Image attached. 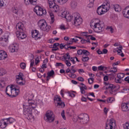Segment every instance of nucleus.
<instances>
[{"mask_svg": "<svg viewBox=\"0 0 129 129\" xmlns=\"http://www.w3.org/2000/svg\"><path fill=\"white\" fill-rule=\"evenodd\" d=\"M12 13L18 16V17H22L23 15H24V12H23V10H21L18 8V7H13L12 9Z\"/></svg>", "mask_w": 129, "mask_h": 129, "instance_id": "obj_16", "label": "nucleus"}, {"mask_svg": "<svg viewBox=\"0 0 129 129\" xmlns=\"http://www.w3.org/2000/svg\"><path fill=\"white\" fill-rule=\"evenodd\" d=\"M74 41H75V39H74V38H71L69 39L68 41V45H72Z\"/></svg>", "mask_w": 129, "mask_h": 129, "instance_id": "obj_48", "label": "nucleus"}, {"mask_svg": "<svg viewBox=\"0 0 129 129\" xmlns=\"http://www.w3.org/2000/svg\"><path fill=\"white\" fill-rule=\"evenodd\" d=\"M107 29L108 30V31H109V32H110V33H113L114 29L112 28V26H108L107 27Z\"/></svg>", "mask_w": 129, "mask_h": 129, "instance_id": "obj_50", "label": "nucleus"}, {"mask_svg": "<svg viewBox=\"0 0 129 129\" xmlns=\"http://www.w3.org/2000/svg\"><path fill=\"white\" fill-rule=\"evenodd\" d=\"M117 71V69L116 68L113 67V68H111L109 71V72L112 73H115Z\"/></svg>", "mask_w": 129, "mask_h": 129, "instance_id": "obj_46", "label": "nucleus"}, {"mask_svg": "<svg viewBox=\"0 0 129 129\" xmlns=\"http://www.w3.org/2000/svg\"><path fill=\"white\" fill-rule=\"evenodd\" d=\"M84 49H79L78 50L77 53L78 55H83Z\"/></svg>", "mask_w": 129, "mask_h": 129, "instance_id": "obj_55", "label": "nucleus"}, {"mask_svg": "<svg viewBox=\"0 0 129 129\" xmlns=\"http://www.w3.org/2000/svg\"><path fill=\"white\" fill-rule=\"evenodd\" d=\"M61 115L63 119L66 120V116H65V110H63L61 112Z\"/></svg>", "mask_w": 129, "mask_h": 129, "instance_id": "obj_47", "label": "nucleus"}, {"mask_svg": "<svg viewBox=\"0 0 129 129\" xmlns=\"http://www.w3.org/2000/svg\"><path fill=\"white\" fill-rule=\"evenodd\" d=\"M38 63H40V59H39V57H36L35 58V64L37 65Z\"/></svg>", "mask_w": 129, "mask_h": 129, "instance_id": "obj_64", "label": "nucleus"}, {"mask_svg": "<svg viewBox=\"0 0 129 129\" xmlns=\"http://www.w3.org/2000/svg\"><path fill=\"white\" fill-rule=\"evenodd\" d=\"M77 79L78 81H81V82H83V81H84V78H82V77H79Z\"/></svg>", "mask_w": 129, "mask_h": 129, "instance_id": "obj_62", "label": "nucleus"}, {"mask_svg": "<svg viewBox=\"0 0 129 129\" xmlns=\"http://www.w3.org/2000/svg\"><path fill=\"white\" fill-rule=\"evenodd\" d=\"M63 62H64L66 65H67L68 67H70V66H71V62H70V59L64 60Z\"/></svg>", "mask_w": 129, "mask_h": 129, "instance_id": "obj_45", "label": "nucleus"}, {"mask_svg": "<svg viewBox=\"0 0 129 129\" xmlns=\"http://www.w3.org/2000/svg\"><path fill=\"white\" fill-rule=\"evenodd\" d=\"M23 77L24 74H23V73H19V75L16 76V83H17L18 85H20L21 86H22L26 84V82L24 80V78H23Z\"/></svg>", "mask_w": 129, "mask_h": 129, "instance_id": "obj_9", "label": "nucleus"}, {"mask_svg": "<svg viewBox=\"0 0 129 129\" xmlns=\"http://www.w3.org/2000/svg\"><path fill=\"white\" fill-rule=\"evenodd\" d=\"M63 61H66L67 60H70V55H69V53H67L62 56Z\"/></svg>", "mask_w": 129, "mask_h": 129, "instance_id": "obj_30", "label": "nucleus"}, {"mask_svg": "<svg viewBox=\"0 0 129 129\" xmlns=\"http://www.w3.org/2000/svg\"><path fill=\"white\" fill-rule=\"evenodd\" d=\"M34 13H36L37 16H43V15H46L47 11L46 10L41 8V7L36 6L34 9Z\"/></svg>", "mask_w": 129, "mask_h": 129, "instance_id": "obj_10", "label": "nucleus"}, {"mask_svg": "<svg viewBox=\"0 0 129 129\" xmlns=\"http://www.w3.org/2000/svg\"><path fill=\"white\" fill-rule=\"evenodd\" d=\"M9 50L11 53L18 52L19 50V45L17 43H13L10 45Z\"/></svg>", "mask_w": 129, "mask_h": 129, "instance_id": "obj_13", "label": "nucleus"}, {"mask_svg": "<svg viewBox=\"0 0 129 129\" xmlns=\"http://www.w3.org/2000/svg\"><path fill=\"white\" fill-rule=\"evenodd\" d=\"M71 7L73 9H75V8H76V7H77V3H76L75 1L72 2V3L71 4Z\"/></svg>", "mask_w": 129, "mask_h": 129, "instance_id": "obj_41", "label": "nucleus"}, {"mask_svg": "<svg viewBox=\"0 0 129 129\" xmlns=\"http://www.w3.org/2000/svg\"><path fill=\"white\" fill-rule=\"evenodd\" d=\"M115 125H116L115 120L113 118H111V119L107 120L106 121L105 128L114 129L115 128Z\"/></svg>", "mask_w": 129, "mask_h": 129, "instance_id": "obj_12", "label": "nucleus"}, {"mask_svg": "<svg viewBox=\"0 0 129 129\" xmlns=\"http://www.w3.org/2000/svg\"><path fill=\"white\" fill-rule=\"evenodd\" d=\"M6 74V70L3 68H0V76H4Z\"/></svg>", "mask_w": 129, "mask_h": 129, "instance_id": "obj_42", "label": "nucleus"}, {"mask_svg": "<svg viewBox=\"0 0 129 129\" xmlns=\"http://www.w3.org/2000/svg\"><path fill=\"white\" fill-rule=\"evenodd\" d=\"M81 93L82 94H85V90H87V87L86 85L80 87Z\"/></svg>", "mask_w": 129, "mask_h": 129, "instance_id": "obj_31", "label": "nucleus"}, {"mask_svg": "<svg viewBox=\"0 0 129 129\" xmlns=\"http://www.w3.org/2000/svg\"><path fill=\"white\" fill-rule=\"evenodd\" d=\"M0 85H1V87H5V86L6 85V82H5V81H1L0 82Z\"/></svg>", "mask_w": 129, "mask_h": 129, "instance_id": "obj_59", "label": "nucleus"}, {"mask_svg": "<svg viewBox=\"0 0 129 129\" xmlns=\"http://www.w3.org/2000/svg\"><path fill=\"white\" fill-rule=\"evenodd\" d=\"M12 90H13V85L7 87L6 90L7 95H8V96H11V95H12Z\"/></svg>", "mask_w": 129, "mask_h": 129, "instance_id": "obj_25", "label": "nucleus"}, {"mask_svg": "<svg viewBox=\"0 0 129 129\" xmlns=\"http://www.w3.org/2000/svg\"><path fill=\"white\" fill-rule=\"evenodd\" d=\"M79 39H80L81 40V43H82V44H85L86 43H90V39H89L88 38H87V39H82V37H78Z\"/></svg>", "mask_w": 129, "mask_h": 129, "instance_id": "obj_27", "label": "nucleus"}, {"mask_svg": "<svg viewBox=\"0 0 129 129\" xmlns=\"http://www.w3.org/2000/svg\"><path fill=\"white\" fill-rule=\"evenodd\" d=\"M122 14L126 19H129V7H127L123 10Z\"/></svg>", "mask_w": 129, "mask_h": 129, "instance_id": "obj_24", "label": "nucleus"}, {"mask_svg": "<svg viewBox=\"0 0 129 129\" xmlns=\"http://www.w3.org/2000/svg\"><path fill=\"white\" fill-rule=\"evenodd\" d=\"M88 38L90 39L92 41H95V40H96V38L95 37H94L92 36V35H89Z\"/></svg>", "mask_w": 129, "mask_h": 129, "instance_id": "obj_56", "label": "nucleus"}, {"mask_svg": "<svg viewBox=\"0 0 129 129\" xmlns=\"http://www.w3.org/2000/svg\"><path fill=\"white\" fill-rule=\"evenodd\" d=\"M24 98L26 100H27V102L23 104V114L27 119L31 120V121H34L35 117L33 116V113L35 115H38L40 113L38 110L35 109L37 105L35 103V101L33 100L34 94L32 93L29 94L27 97L25 96Z\"/></svg>", "mask_w": 129, "mask_h": 129, "instance_id": "obj_1", "label": "nucleus"}, {"mask_svg": "<svg viewBox=\"0 0 129 129\" xmlns=\"http://www.w3.org/2000/svg\"><path fill=\"white\" fill-rule=\"evenodd\" d=\"M115 99L113 97H109L106 100L107 102H108V103H112L113 101H114Z\"/></svg>", "mask_w": 129, "mask_h": 129, "instance_id": "obj_39", "label": "nucleus"}, {"mask_svg": "<svg viewBox=\"0 0 129 129\" xmlns=\"http://www.w3.org/2000/svg\"><path fill=\"white\" fill-rule=\"evenodd\" d=\"M58 46H59V43H54L53 46H52V51H57L58 50Z\"/></svg>", "mask_w": 129, "mask_h": 129, "instance_id": "obj_32", "label": "nucleus"}, {"mask_svg": "<svg viewBox=\"0 0 129 129\" xmlns=\"http://www.w3.org/2000/svg\"><path fill=\"white\" fill-rule=\"evenodd\" d=\"M54 101H57V102H60L61 101V98L60 96H56L54 98Z\"/></svg>", "mask_w": 129, "mask_h": 129, "instance_id": "obj_49", "label": "nucleus"}, {"mask_svg": "<svg viewBox=\"0 0 129 129\" xmlns=\"http://www.w3.org/2000/svg\"><path fill=\"white\" fill-rule=\"evenodd\" d=\"M88 81L89 84H92V83H93V81H94V79H93V78H90L88 79Z\"/></svg>", "mask_w": 129, "mask_h": 129, "instance_id": "obj_53", "label": "nucleus"}, {"mask_svg": "<svg viewBox=\"0 0 129 129\" xmlns=\"http://www.w3.org/2000/svg\"><path fill=\"white\" fill-rule=\"evenodd\" d=\"M82 60L83 62H87V61L89 60V57L88 56H85L84 55H83Z\"/></svg>", "mask_w": 129, "mask_h": 129, "instance_id": "obj_44", "label": "nucleus"}, {"mask_svg": "<svg viewBox=\"0 0 129 129\" xmlns=\"http://www.w3.org/2000/svg\"><path fill=\"white\" fill-rule=\"evenodd\" d=\"M9 122H7L6 118H4L0 120V127L1 128H6V126H8Z\"/></svg>", "mask_w": 129, "mask_h": 129, "instance_id": "obj_19", "label": "nucleus"}, {"mask_svg": "<svg viewBox=\"0 0 129 129\" xmlns=\"http://www.w3.org/2000/svg\"><path fill=\"white\" fill-rule=\"evenodd\" d=\"M76 121L81 124H86L89 121V116L86 113H81L77 116Z\"/></svg>", "mask_w": 129, "mask_h": 129, "instance_id": "obj_6", "label": "nucleus"}, {"mask_svg": "<svg viewBox=\"0 0 129 129\" xmlns=\"http://www.w3.org/2000/svg\"><path fill=\"white\" fill-rule=\"evenodd\" d=\"M109 78H110V79H114V75L113 74H111L108 75Z\"/></svg>", "mask_w": 129, "mask_h": 129, "instance_id": "obj_63", "label": "nucleus"}, {"mask_svg": "<svg viewBox=\"0 0 129 129\" xmlns=\"http://www.w3.org/2000/svg\"><path fill=\"white\" fill-rule=\"evenodd\" d=\"M55 119L54 118V113L53 111L51 110H48L45 114V117H44V120L47 122H52Z\"/></svg>", "mask_w": 129, "mask_h": 129, "instance_id": "obj_8", "label": "nucleus"}, {"mask_svg": "<svg viewBox=\"0 0 129 129\" xmlns=\"http://www.w3.org/2000/svg\"><path fill=\"white\" fill-rule=\"evenodd\" d=\"M7 122H8V124H12V123H13V122H15L16 121V119L13 118V117H9L6 118Z\"/></svg>", "mask_w": 129, "mask_h": 129, "instance_id": "obj_29", "label": "nucleus"}, {"mask_svg": "<svg viewBox=\"0 0 129 129\" xmlns=\"http://www.w3.org/2000/svg\"><path fill=\"white\" fill-rule=\"evenodd\" d=\"M121 109L122 111H128L129 103H123L121 104Z\"/></svg>", "mask_w": 129, "mask_h": 129, "instance_id": "obj_22", "label": "nucleus"}, {"mask_svg": "<svg viewBox=\"0 0 129 129\" xmlns=\"http://www.w3.org/2000/svg\"><path fill=\"white\" fill-rule=\"evenodd\" d=\"M98 69L99 71H103V70L104 69V67H103L102 66H100L98 67Z\"/></svg>", "mask_w": 129, "mask_h": 129, "instance_id": "obj_61", "label": "nucleus"}, {"mask_svg": "<svg viewBox=\"0 0 129 129\" xmlns=\"http://www.w3.org/2000/svg\"><path fill=\"white\" fill-rule=\"evenodd\" d=\"M24 24L22 22H18L16 25V29L18 31H24Z\"/></svg>", "mask_w": 129, "mask_h": 129, "instance_id": "obj_23", "label": "nucleus"}, {"mask_svg": "<svg viewBox=\"0 0 129 129\" xmlns=\"http://www.w3.org/2000/svg\"><path fill=\"white\" fill-rule=\"evenodd\" d=\"M61 17H62V18H64V19H66L69 22H71V21L72 20V19H73V17H72V16L69 14V12L67 11H63L61 13Z\"/></svg>", "mask_w": 129, "mask_h": 129, "instance_id": "obj_15", "label": "nucleus"}, {"mask_svg": "<svg viewBox=\"0 0 129 129\" xmlns=\"http://www.w3.org/2000/svg\"><path fill=\"white\" fill-rule=\"evenodd\" d=\"M123 127H124V128L129 129V122H126L124 124Z\"/></svg>", "mask_w": 129, "mask_h": 129, "instance_id": "obj_57", "label": "nucleus"}, {"mask_svg": "<svg viewBox=\"0 0 129 129\" xmlns=\"http://www.w3.org/2000/svg\"><path fill=\"white\" fill-rule=\"evenodd\" d=\"M48 6L52 12H54V13L59 12L60 7H59V6L55 4L54 0H48ZM56 2L59 5H65V4L68 2V0H56Z\"/></svg>", "mask_w": 129, "mask_h": 129, "instance_id": "obj_3", "label": "nucleus"}, {"mask_svg": "<svg viewBox=\"0 0 129 129\" xmlns=\"http://www.w3.org/2000/svg\"><path fill=\"white\" fill-rule=\"evenodd\" d=\"M110 8V5L108 2H105L102 6L99 7L97 9V13L99 16H102L106 13H107L109 11Z\"/></svg>", "mask_w": 129, "mask_h": 129, "instance_id": "obj_4", "label": "nucleus"}, {"mask_svg": "<svg viewBox=\"0 0 129 129\" xmlns=\"http://www.w3.org/2000/svg\"><path fill=\"white\" fill-rule=\"evenodd\" d=\"M70 60L71 61H72V63H73V64L76 63V61H75V57H71V58H70Z\"/></svg>", "mask_w": 129, "mask_h": 129, "instance_id": "obj_60", "label": "nucleus"}, {"mask_svg": "<svg viewBox=\"0 0 129 129\" xmlns=\"http://www.w3.org/2000/svg\"><path fill=\"white\" fill-rule=\"evenodd\" d=\"M56 67H63V63L61 62H56L55 64Z\"/></svg>", "mask_w": 129, "mask_h": 129, "instance_id": "obj_54", "label": "nucleus"}, {"mask_svg": "<svg viewBox=\"0 0 129 129\" xmlns=\"http://www.w3.org/2000/svg\"><path fill=\"white\" fill-rule=\"evenodd\" d=\"M81 36H84V37H86V38H88L89 36V33L87 32H83L80 33Z\"/></svg>", "mask_w": 129, "mask_h": 129, "instance_id": "obj_38", "label": "nucleus"}, {"mask_svg": "<svg viewBox=\"0 0 129 129\" xmlns=\"http://www.w3.org/2000/svg\"><path fill=\"white\" fill-rule=\"evenodd\" d=\"M117 52L118 53V55H120L121 57H124V54H123V53H122V46L120 45L117 48Z\"/></svg>", "mask_w": 129, "mask_h": 129, "instance_id": "obj_26", "label": "nucleus"}, {"mask_svg": "<svg viewBox=\"0 0 129 129\" xmlns=\"http://www.w3.org/2000/svg\"><path fill=\"white\" fill-rule=\"evenodd\" d=\"M90 54V53L86 50L84 49V51L83 52V56H89V55Z\"/></svg>", "mask_w": 129, "mask_h": 129, "instance_id": "obj_43", "label": "nucleus"}, {"mask_svg": "<svg viewBox=\"0 0 129 129\" xmlns=\"http://www.w3.org/2000/svg\"><path fill=\"white\" fill-rule=\"evenodd\" d=\"M7 57L8 54L7 52L3 50H0V60H5Z\"/></svg>", "mask_w": 129, "mask_h": 129, "instance_id": "obj_21", "label": "nucleus"}, {"mask_svg": "<svg viewBox=\"0 0 129 129\" xmlns=\"http://www.w3.org/2000/svg\"><path fill=\"white\" fill-rule=\"evenodd\" d=\"M38 27L41 31L48 33L51 29V26L48 25L45 19L40 20L37 23Z\"/></svg>", "mask_w": 129, "mask_h": 129, "instance_id": "obj_5", "label": "nucleus"}, {"mask_svg": "<svg viewBox=\"0 0 129 129\" xmlns=\"http://www.w3.org/2000/svg\"><path fill=\"white\" fill-rule=\"evenodd\" d=\"M104 84L105 85L106 90L109 91L111 94H115V92H116L114 90L115 86L112 84H108L106 82H104Z\"/></svg>", "mask_w": 129, "mask_h": 129, "instance_id": "obj_11", "label": "nucleus"}, {"mask_svg": "<svg viewBox=\"0 0 129 129\" xmlns=\"http://www.w3.org/2000/svg\"><path fill=\"white\" fill-rule=\"evenodd\" d=\"M89 3L88 5V8H92L94 5V0H89Z\"/></svg>", "mask_w": 129, "mask_h": 129, "instance_id": "obj_40", "label": "nucleus"}, {"mask_svg": "<svg viewBox=\"0 0 129 129\" xmlns=\"http://www.w3.org/2000/svg\"><path fill=\"white\" fill-rule=\"evenodd\" d=\"M117 78H119V79H122L124 77V74L122 73H120L117 74Z\"/></svg>", "mask_w": 129, "mask_h": 129, "instance_id": "obj_37", "label": "nucleus"}, {"mask_svg": "<svg viewBox=\"0 0 129 129\" xmlns=\"http://www.w3.org/2000/svg\"><path fill=\"white\" fill-rule=\"evenodd\" d=\"M73 92H75L73 91V92H69V96H70L71 97H75V94H74Z\"/></svg>", "mask_w": 129, "mask_h": 129, "instance_id": "obj_58", "label": "nucleus"}, {"mask_svg": "<svg viewBox=\"0 0 129 129\" xmlns=\"http://www.w3.org/2000/svg\"><path fill=\"white\" fill-rule=\"evenodd\" d=\"M16 36L19 40H24L27 38V34L23 31H17Z\"/></svg>", "mask_w": 129, "mask_h": 129, "instance_id": "obj_17", "label": "nucleus"}, {"mask_svg": "<svg viewBox=\"0 0 129 129\" xmlns=\"http://www.w3.org/2000/svg\"><path fill=\"white\" fill-rule=\"evenodd\" d=\"M26 66V63L25 62H21L20 63V68H21V69H25Z\"/></svg>", "mask_w": 129, "mask_h": 129, "instance_id": "obj_51", "label": "nucleus"}, {"mask_svg": "<svg viewBox=\"0 0 129 129\" xmlns=\"http://www.w3.org/2000/svg\"><path fill=\"white\" fill-rule=\"evenodd\" d=\"M24 3L26 6H37V0H24Z\"/></svg>", "mask_w": 129, "mask_h": 129, "instance_id": "obj_20", "label": "nucleus"}, {"mask_svg": "<svg viewBox=\"0 0 129 129\" xmlns=\"http://www.w3.org/2000/svg\"><path fill=\"white\" fill-rule=\"evenodd\" d=\"M54 74H55V72H54V70H51L47 73V75L48 76H50V77H52V78H54V77H55Z\"/></svg>", "mask_w": 129, "mask_h": 129, "instance_id": "obj_35", "label": "nucleus"}, {"mask_svg": "<svg viewBox=\"0 0 129 129\" xmlns=\"http://www.w3.org/2000/svg\"><path fill=\"white\" fill-rule=\"evenodd\" d=\"M19 93H20V89H19V87L15 85H13L11 95H12L13 97H16V96L19 95Z\"/></svg>", "mask_w": 129, "mask_h": 129, "instance_id": "obj_14", "label": "nucleus"}, {"mask_svg": "<svg viewBox=\"0 0 129 129\" xmlns=\"http://www.w3.org/2000/svg\"><path fill=\"white\" fill-rule=\"evenodd\" d=\"M9 41V36H7L6 37L4 36V38H3L2 43H4L5 45L8 44V41Z\"/></svg>", "mask_w": 129, "mask_h": 129, "instance_id": "obj_36", "label": "nucleus"}, {"mask_svg": "<svg viewBox=\"0 0 129 129\" xmlns=\"http://www.w3.org/2000/svg\"><path fill=\"white\" fill-rule=\"evenodd\" d=\"M32 37L35 40H38V39H41V34L37 30H34L32 31Z\"/></svg>", "mask_w": 129, "mask_h": 129, "instance_id": "obj_18", "label": "nucleus"}, {"mask_svg": "<svg viewBox=\"0 0 129 129\" xmlns=\"http://www.w3.org/2000/svg\"><path fill=\"white\" fill-rule=\"evenodd\" d=\"M114 10L115 12H117L119 13V12L121 11V7L119 5H114Z\"/></svg>", "mask_w": 129, "mask_h": 129, "instance_id": "obj_28", "label": "nucleus"}, {"mask_svg": "<svg viewBox=\"0 0 129 129\" xmlns=\"http://www.w3.org/2000/svg\"><path fill=\"white\" fill-rule=\"evenodd\" d=\"M74 18V25L77 27L80 26L82 24L83 20L80 14L77 12L75 13L72 16Z\"/></svg>", "mask_w": 129, "mask_h": 129, "instance_id": "obj_7", "label": "nucleus"}, {"mask_svg": "<svg viewBox=\"0 0 129 129\" xmlns=\"http://www.w3.org/2000/svg\"><path fill=\"white\" fill-rule=\"evenodd\" d=\"M50 18H51V22L54 23V22L55 21V19H54V14H53V13H50Z\"/></svg>", "mask_w": 129, "mask_h": 129, "instance_id": "obj_52", "label": "nucleus"}, {"mask_svg": "<svg viewBox=\"0 0 129 129\" xmlns=\"http://www.w3.org/2000/svg\"><path fill=\"white\" fill-rule=\"evenodd\" d=\"M75 72H76V71L75 70V69H71V75H69L70 77H72V78H73V77H74L75 76V75L74 74V73H75Z\"/></svg>", "mask_w": 129, "mask_h": 129, "instance_id": "obj_34", "label": "nucleus"}, {"mask_svg": "<svg viewBox=\"0 0 129 129\" xmlns=\"http://www.w3.org/2000/svg\"><path fill=\"white\" fill-rule=\"evenodd\" d=\"M90 26L95 33H101L104 30L103 25L101 24L99 19H93L91 21Z\"/></svg>", "mask_w": 129, "mask_h": 129, "instance_id": "obj_2", "label": "nucleus"}, {"mask_svg": "<svg viewBox=\"0 0 129 129\" xmlns=\"http://www.w3.org/2000/svg\"><path fill=\"white\" fill-rule=\"evenodd\" d=\"M57 106H58V107H61V108L65 107V103L60 101V102H57Z\"/></svg>", "mask_w": 129, "mask_h": 129, "instance_id": "obj_33", "label": "nucleus"}]
</instances>
